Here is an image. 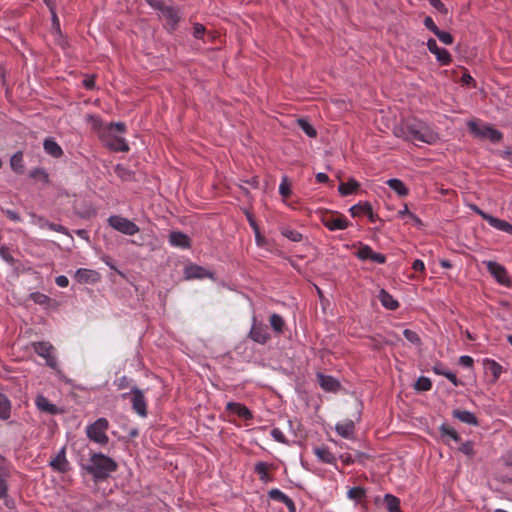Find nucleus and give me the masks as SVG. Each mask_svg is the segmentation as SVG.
<instances>
[{
  "instance_id": "nucleus-1",
  "label": "nucleus",
  "mask_w": 512,
  "mask_h": 512,
  "mask_svg": "<svg viewBox=\"0 0 512 512\" xmlns=\"http://www.w3.org/2000/svg\"><path fill=\"white\" fill-rule=\"evenodd\" d=\"M93 128L97 131V135L102 143L113 151L127 152L129 145L126 140L120 135L126 130L125 124L122 122L110 123L103 125L102 122L91 116Z\"/></svg>"
},
{
  "instance_id": "nucleus-2",
  "label": "nucleus",
  "mask_w": 512,
  "mask_h": 512,
  "mask_svg": "<svg viewBox=\"0 0 512 512\" xmlns=\"http://www.w3.org/2000/svg\"><path fill=\"white\" fill-rule=\"evenodd\" d=\"M117 463L102 453H92L85 470L95 481L105 480L112 472L117 470Z\"/></svg>"
},
{
  "instance_id": "nucleus-3",
  "label": "nucleus",
  "mask_w": 512,
  "mask_h": 512,
  "mask_svg": "<svg viewBox=\"0 0 512 512\" xmlns=\"http://www.w3.org/2000/svg\"><path fill=\"white\" fill-rule=\"evenodd\" d=\"M405 138L411 141H419L426 144H434L439 139L438 134L425 122L411 120L405 124Z\"/></svg>"
},
{
  "instance_id": "nucleus-4",
  "label": "nucleus",
  "mask_w": 512,
  "mask_h": 512,
  "mask_svg": "<svg viewBox=\"0 0 512 512\" xmlns=\"http://www.w3.org/2000/svg\"><path fill=\"white\" fill-rule=\"evenodd\" d=\"M108 428V420L106 418H98L86 427V436L90 441L104 446L109 442V437L107 435Z\"/></svg>"
},
{
  "instance_id": "nucleus-5",
  "label": "nucleus",
  "mask_w": 512,
  "mask_h": 512,
  "mask_svg": "<svg viewBox=\"0 0 512 512\" xmlns=\"http://www.w3.org/2000/svg\"><path fill=\"white\" fill-rule=\"evenodd\" d=\"M467 125L471 133L479 138L492 142H499L502 139V133L489 125H479L476 121H469Z\"/></svg>"
},
{
  "instance_id": "nucleus-6",
  "label": "nucleus",
  "mask_w": 512,
  "mask_h": 512,
  "mask_svg": "<svg viewBox=\"0 0 512 512\" xmlns=\"http://www.w3.org/2000/svg\"><path fill=\"white\" fill-rule=\"evenodd\" d=\"M108 223L113 229L125 235L132 236L139 232V227L134 222L118 215L110 216Z\"/></svg>"
},
{
  "instance_id": "nucleus-7",
  "label": "nucleus",
  "mask_w": 512,
  "mask_h": 512,
  "mask_svg": "<svg viewBox=\"0 0 512 512\" xmlns=\"http://www.w3.org/2000/svg\"><path fill=\"white\" fill-rule=\"evenodd\" d=\"M249 337L251 340L261 345L266 344L271 338L268 326L263 322L257 321L255 317L252 319Z\"/></svg>"
},
{
  "instance_id": "nucleus-8",
  "label": "nucleus",
  "mask_w": 512,
  "mask_h": 512,
  "mask_svg": "<svg viewBox=\"0 0 512 512\" xmlns=\"http://www.w3.org/2000/svg\"><path fill=\"white\" fill-rule=\"evenodd\" d=\"M356 256L362 261L370 260L378 264H384L386 262V256L373 251L369 245L361 244L356 252Z\"/></svg>"
},
{
  "instance_id": "nucleus-9",
  "label": "nucleus",
  "mask_w": 512,
  "mask_h": 512,
  "mask_svg": "<svg viewBox=\"0 0 512 512\" xmlns=\"http://www.w3.org/2000/svg\"><path fill=\"white\" fill-rule=\"evenodd\" d=\"M484 263L487 267V270L493 275L499 284L504 286L510 285V279L503 265L494 261H485Z\"/></svg>"
},
{
  "instance_id": "nucleus-10",
  "label": "nucleus",
  "mask_w": 512,
  "mask_h": 512,
  "mask_svg": "<svg viewBox=\"0 0 512 512\" xmlns=\"http://www.w3.org/2000/svg\"><path fill=\"white\" fill-rule=\"evenodd\" d=\"M131 403L133 410L141 417L147 416V404L143 391L137 387L131 388Z\"/></svg>"
},
{
  "instance_id": "nucleus-11",
  "label": "nucleus",
  "mask_w": 512,
  "mask_h": 512,
  "mask_svg": "<svg viewBox=\"0 0 512 512\" xmlns=\"http://www.w3.org/2000/svg\"><path fill=\"white\" fill-rule=\"evenodd\" d=\"M427 48L432 54L435 55L437 61L441 65H448L451 63V61H452L451 54L445 48L438 47L435 39H433V38L428 39Z\"/></svg>"
},
{
  "instance_id": "nucleus-12",
  "label": "nucleus",
  "mask_w": 512,
  "mask_h": 512,
  "mask_svg": "<svg viewBox=\"0 0 512 512\" xmlns=\"http://www.w3.org/2000/svg\"><path fill=\"white\" fill-rule=\"evenodd\" d=\"M213 273L202 266L190 263L184 268V277L187 280L213 278Z\"/></svg>"
},
{
  "instance_id": "nucleus-13",
  "label": "nucleus",
  "mask_w": 512,
  "mask_h": 512,
  "mask_svg": "<svg viewBox=\"0 0 512 512\" xmlns=\"http://www.w3.org/2000/svg\"><path fill=\"white\" fill-rule=\"evenodd\" d=\"M323 225L330 231L344 230L348 228L349 221L342 215H330L322 218Z\"/></svg>"
},
{
  "instance_id": "nucleus-14",
  "label": "nucleus",
  "mask_w": 512,
  "mask_h": 512,
  "mask_svg": "<svg viewBox=\"0 0 512 512\" xmlns=\"http://www.w3.org/2000/svg\"><path fill=\"white\" fill-rule=\"evenodd\" d=\"M99 273L85 268H79L74 274V279L80 284H94L99 280Z\"/></svg>"
},
{
  "instance_id": "nucleus-15",
  "label": "nucleus",
  "mask_w": 512,
  "mask_h": 512,
  "mask_svg": "<svg viewBox=\"0 0 512 512\" xmlns=\"http://www.w3.org/2000/svg\"><path fill=\"white\" fill-rule=\"evenodd\" d=\"M168 242L172 247L181 249H188L191 247L190 238L180 231L171 232L168 238Z\"/></svg>"
},
{
  "instance_id": "nucleus-16",
  "label": "nucleus",
  "mask_w": 512,
  "mask_h": 512,
  "mask_svg": "<svg viewBox=\"0 0 512 512\" xmlns=\"http://www.w3.org/2000/svg\"><path fill=\"white\" fill-rule=\"evenodd\" d=\"M161 17L166 20V24L171 30H174L180 20L179 11L170 5H167L161 11Z\"/></svg>"
},
{
  "instance_id": "nucleus-17",
  "label": "nucleus",
  "mask_w": 512,
  "mask_h": 512,
  "mask_svg": "<svg viewBox=\"0 0 512 512\" xmlns=\"http://www.w3.org/2000/svg\"><path fill=\"white\" fill-rule=\"evenodd\" d=\"M226 410L244 420H251L253 418L252 412L245 405L238 402H228L226 404Z\"/></svg>"
},
{
  "instance_id": "nucleus-18",
  "label": "nucleus",
  "mask_w": 512,
  "mask_h": 512,
  "mask_svg": "<svg viewBox=\"0 0 512 512\" xmlns=\"http://www.w3.org/2000/svg\"><path fill=\"white\" fill-rule=\"evenodd\" d=\"M50 466L58 472H66L69 469V462L66 458L65 447H62L54 459L51 460Z\"/></svg>"
},
{
  "instance_id": "nucleus-19",
  "label": "nucleus",
  "mask_w": 512,
  "mask_h": 512,
  "mask_svg": "<svg viewBox=\"0 0 512 512\" xmlns=\"http://www.w3.org/2000/svg\"><path fill=\"white\" fill-rule=\"evenodd\" d=\"M314 455L317 459L325 464L335 465L336 464V456L330 452V450L325 446L315 447L313 449Z\"/></svg>"
},
{
  "instance_id": "nucleus-20",
  "label": "nucleus",
  "mask_w": 512,
  "mask_h": 512,
  "mask_svg": "<svg viewBox=\"0 0 512 512\" xmlns=\"http://www.w3.org/2000/svg\"><path fill=\"white\" fill-rule=\"evenodd\" d=\"M335 430L341 437L351 439L354 435L355 424L352 420L346 419L337 423Z\"/></svg>"
},
{
  "instance_id": "nucleus-21",
  "label": "nucleus",
  "mask_w": 512,
  "mask_h": 512,
  "mask_svg": "<svg viewBox=\"0 0 512 512\" xmlns=\"http://www.w3.org/2000/svg\"><path fill=\"white\" fill-rule=\"evenodd\" d=\"M35 404H36V407L42 411V412H45V413H48V414H51V415H56L59 413V409L58 407L51 403L45 396L43 395H38L35 399Z\"/></svg>"
},
{
  "instance_id": "nucleus-22",
  "label": "nucleus",
  "mask_w": 512,
  "mask_h": 512,
  "mask_svg": "<svg viewBox=\"0 0 512 512\" xmlns=\"http://www.w3.org/2000/svg\"><path fill=\"white\" fill-rule=\"evenodd\" d=\"M452 415L454 418L458 419L459 421H461L465 424L473 425V426L478 425L477 417L470 411L454 409L452 412Z\"/></svg>"
},
{
  "instance_id": "nucleus-23",
  "label": "nucleus",
  "mask_w": 512,
  "mask_h": 512,
  "mask_svg": "<svg viewBox=\"0 0 512 512\" xmlns=\"http://www.w3.org/2000/svg\"><path fill=\"white\" fill-rule=\"evenodd\" d=\"M319 385L327 392L336 391L339 387V382L332 376L318 374Z\"/></svg>"
},
{
  "instance_id": "nucleus-24",
  "label": "nucleus",
  "mask_w": 512,
  "mask_h": 512,
  "mask_svg": "<svg viewBox=\"0 0 512 512\" xmlns=\"http://www.w3.org/2000/svg\"><path fill=\"white\" fill-rule=\"evenodd\" d=\"M12 404L10 399L4 393L0 392V419L3 421L11 417Z\"/></svg>"
},
{
  "instance_id": "nucleus-25",
  "label": "nucleus",
  "mask_w": 512,
  "mask_h": 512,
  "mask_svg": "<svg viewBox=\"0 0 512 512\" xmlns=\"http://www.w3.org/2000/svg\"><path fill=\"white\" fill-rule=\"evenodd\" d=\"M35 224H37L42 229L48 228L52 231H56L58 233L69 235L66 227H64L60 224H55V223L49 222L48 220L44 219L43 217H37L35 220Z\"/></svg>"
},
{
  "instance_id": "nucleus-26",
  "label": "nucleus",
  "mask_w": 512,
  "mask_h": 512,
  "mask_svg": "<svg viewBox=\"0 0 512 512\" xmlns=\"http://www.w3.org/2000/svg\"><path fill=\"white\" fill-rule=\"evenodd\" d=\"M44 150L47 154L59 158L63 154V150L60 145L52 138H46L43 143Z\"/></svg>"
},
{
  "instance_id": "nucleus-27",
  "label": "nucleus",
  "mask_w": 512,
  "mask_h": 512,
  "mask_svg": "<svg viewBox=\"0 0 512 512\" xmlns=\"http://www.w3.org/2000/svg\"><path fill=\"white\" fill-rule=\"evenodd\" d=\"M483 364L486 373L491 374L493 376V380L496 381L502 373L501 365L492 359H485Z\"/></svg>"
},
{
  "instance_id": "nucleus-28",
  "label": "nucleus",
  "mask_w": 512,
  "mask_h": 512,
  "mask_svg": "<svg viewBox=\"0 0 512 512\" xmlns=\"http://www.w3.org/2000/svg\"><path fill=\"white\" fill-rule=\"evenodd\" d=\"M34 351L42 358H46L53 354L54 347L49 342H34L32 343Z\"/></svg>"
},
{
  "instance_id": "nucleus-29",
  "label": "nucleus",
  "mask_w": 512,
  "mask_h": 512,
  "mask_svg": "<svg viewBox=\"0 0 512 512\" xmlns=\"http://www.w3.org/2000/svg\"><path fill=\"white\" fill-rule=\"evenodd\" d=\"M488 223L493 228L512 235V224H510L509 222L491 216V218H489Z\"/></svg>"
},
{
  "instance_id": "nucleus-30",
  "label": "nucleus",
  "mask_w": 512,
  "mask_h": 512,
  "mask_svg": "<svg viewBox=\"0 0 512 512\" xmlns=\"http://www.w3.org/2000/svg\"><path fill=\"white\" fill-rule=\"evenodd\" d=\"M360 184L355 179L351 178L348 182L340 183L338 191L342 196H347L355 193L359 188Z\"/></svg>"
},
{
  "instance_id": "nucleus-31",
  "label": "nucleus",
  "mask_w": 512,
  "mask_h": 512,
  "mask_svg": "<svg viewBox=\"0 0 512 512\" xmlns=\"http://www.w3.org/2000/svg\"><path fill=\"white\" fill-rule=\"evenodd\" d=\"M439 429H440L441 437L443 439H445L446 441H450V440H452L454 442L460 441V436L453 427H451L447 424H442Z\"/></svg>"
},
{
  "instance_id": "nucleus-32",
  "label": "nucleus",
  "mask_w": 512,
  "mask_h": 512,
  "mask_svg": "<svg viewBox=\"0 0 512 512\" xmlns=\"http://www.w3.org/2000/svg\"><path fill=\"white\" fill-rule=\"evenodd\" d=\"M379 299L381 304L387 309L395 310L399 306L398 301L383 289L379 293Z\"/></svg>"
},
{
  "instance_id": "nucleus-33",
  "label": "nucleus",
  "mask_w": 512,
  "mask_h": 512,
  "mask_svg": "<svg viewBox=\"0 0 512 512\" xmlns=\"http://www.w3.org/2000/svg\"><path fill=\"white\" fill-rule=\"evenodd\" d=\"M387 185L395 191L399 196L404 197L408 195V189L406 188L405 184L396 178H391L387 180Z\"/></svg>"
},
{
  "instance_id": "nucleus-34",
  "label": "nucleus",
  "mask_w": 512,
  "mask_h": 512,
  "mask_svg": "<svg viewBox=\"0 0 512 512\" xmlns=\"http://www.w3.org/2000/svg\"><path fill=\"white\" fill-rule=\"evenodd\" d=\"M270 326L276 334H282L285 327L284 319L281 315L273 313L269 319Z\"/></svg>"
},
{
  "instance_id": "nucleus-35",
  "label": "nucleus",
  "mask_w": 512,
  "mask_h": 512,
  "mask_svg": "<svg viewBox=\"0 0 512 512\" xmlns=\"http://www.w3.org/2000/svg\"><path fill=\"white\" fill-rule=\"evenodd\" d=\"M10 165L14 172L22 174L24 171L23 154L21 151L16 152L10 159Z\"/></svg>"
},
{
  "instance_id": "nucleus-36",
  "label": "nucleus",
  "mask_w": 512,
  "mask_h": 512,
  "mask_svg": "<svg viewBox=\"0 0 512 512\" xmlns=\"http://www.w3.org/2000/svg\"><path fill=\"white\" fill-rule=\"evenodd\" d=\"M384 503L389 512H401L400 500L396 496L392 494H385Z\"/></svg>"
},
{
  "instance_id": "nucleus-37",
  "label": "nucleus",
  "mask_w": 512,
  "mask_h": 512,
  "mask_svg": "<svg viewBox=\"0 0 512 512\" xmlns=\"http://www.w3.org/2000/svg\"><path fill=\"white\" fill-rule=\"evenodd\" d=\"M254 470L257 473V475L259 476V479L263 483H268L272 480L271 476L268 473V464L266 462H258L255 465Z\"/></svg>"
},
{
  "instance_id": "nucleus-38",
  "label": "nucleus",
  "mask_w": 512,
  "mask_h": 512,
  "mask_svg": "<svg viewBox=\"0 0 512 512\" xmlns=\"http://www.w3.org/2000/svg\"><path fill=\"white\" fill-rule=\"evenodd\" d=\"M349 212L353 217H357L361 214H371L372 215V207L369 203H358L350 207Z\"/></svg>"
},
{
  "instance_id": "nucleus-39",
  "label": "nucleus",
  "mask_w": 512,
  "mask_h": 512,
  "mask_svg": "<svg viewBox=\"0 0 512 512\" xmlns=\"http://www.w3.org/2000/svg\"><path fill=\"white\" fill-rule=\"evenodd\" d=\"M11 475V464L2 455H0V480H7Z\"/></svg>"
},
{
  "instance_id": "nucleus-40",
  "label": "nucleus",
  "mask_w": 512,
  "mask_h": 512,
  "mask_svg": "<svg viewBox=\"0 0 512 512\" xmlns=\"http://www.w3.org/2000/svg\"><path fill=\"white\" fill-rule=\"evenodd\" d=\"M268 496L270 499L282 502L283 504H287L290 502V497H288L286 494H284L280 489L273 488L268 492Z\"/></svg>"
},
{
  "instance_id": "nucleus-41",
  "label": "nucleus",
  "mask_w": 512,
  "mask_h": 512,
  "mask_svg": "<svg viewBox=\"0 0 512 512\" xmlns=\"http://www.w3.org/2000/svg\"><path fill=\"white\" fill-rule=\"evenodd\" d=\"M364 496L365 490L362 487H353L347 492V497L356 502L360 501Z\"/></svg>"
},
{
  "instance_id": "nucleus-42",
  "label": "nucleus",
  "mask_w": 512,
  "mask_h": 512,
  "mask_svg": "<svg viewBox=\"0 0 512 512\" xmlns=\"http://www.w3.org/2000/svg\"><path fill=\"white\" fill-rule=\"evenodd\" d=\"M414 387L417 391H428L432 387V382L429 378L422 376L418 378Z\"/></svg>"
},
{
  "instance_id": "nucleus-43",
  "label": "nucleus",
  "mask_w": 512,
  "mask_h": 512,
  "mask_svg": "<svg viewBox=\"0 0 512 512\" xmlns=\"http://www.w3.org/2000/svg\"><path fill=\"white\" fill-rule=\"evenodd\" d=\"M299 127L309 136V137H315L316 136V130L312 127V125L305 119H298L297 120Z\"/></svg>"
},
{
  "instance_id": "nucleus-44",
  "label": "nucleus",
  "mask_w": 512,
  "mask_h": 512,
  "mask_svg": "<svg viewBox=\"0 0 512 512\" xmlns=\"http://www.w3.org/2000/svg\"><path fill=\"white\" fill-rule=\"evenodd\" d=\"M30 177L35 179H40L44 183L49 182V175L48 173L42 169V168H36L30 171Z\"/></svg>"
},
{
  "instance_id": "nucleus-45",
  "label": "nucleus",
  "mask_w": 512,
  "mask_h": 512,
  "mask_svg": "<svg viewBox=\"0 0 512 512\" xmlns=\"http://www.w3.org/2000/svg\"><path fill=\"white\" fill-rule=\"evenodd\" d=\"M282 235L293 242H300L303 239V236L300 232L291 229H284L282 231Z\"/></svg>"
},
{
  "instance_id": "nucleus-46",
  "label": "nucleus",
  "mask_w": 512,
  "mask_h": 512,
  "mask_svg": "<svg viewBox=\"0 0 512 512\" xmlns=\"http://www.w3.org/2000/svg\"><path fill=\"white\" fill-rule=\"evenodd\" d=\"M44 2L46 3L47 7L49 8V10L51 12L53 27L56 28L57 30H59L60 23H59V19L57 17L56 11H55L54 3L51 0H44Z\"/></svg>"
},
{
  "instance_id": "nucleus-47",
  "label": "nucleus",
  "mask_w": 512,
  "mask_h": 512,
  "mask_svg": "<svg viewBox=\"0 0 512 512\" xmlns=\"http://www.w3.org/2000/svg\"><path fill=\"white\" fill-rule=\"evenodd\" d=\"M434 35L445 45H451L454 41L453 36L449 32L440 29Z\"/></svg>"
},
{
  "instance_id": "nucleus-48",
  "label": "nucleus",
  "mask_w": 512,
  "mask_h": 512,
  "mask_svg": "<svg viewBox=\"0 0 512 512\" xmlns=\"http://www.w3.org/2000/svg\"><path fill=\"white\" fill-rule=\"evenodd\" d=\"M403 335L404 337L409 341L411 342L412 344H415V345H419L420 344V337L418 336V334L413 331V330H410V329H405L403 331Z\"/></svg>"
},
{
  "instance_id": "nucleus-49",
  "label": "nucleus",
  "mask_w": 512,
  "mask_h": 512,
  "mask_svg": "<svg viewBox=\"0 0 512 512\" xmlns=\"http://www.w3.org/2000/svg\"><path fill=\"white\" fill-rule=\"evenodd\" d=\"M30 297L35 303L40 305H45L50 300V298L47 295L40 292H34L30 295Z\"/></svg>"
},
{
  "instance_id": "nucleus-50",
  "label": "nucleus",
  "mask_w": 512,
  "mask_h": 512,
  "mask_svg": "<svg viewBox=\"0 0 512 512\" xmlns=\"http://www.w3.org/2000/svg\"><path fill=\"white\" fill-rule=\"evenodd\" d=\"M279 193L283 197H288L291 193L290 186L288 184L287 177H283L282 182L279 185Z\"/></svg>"
},
{
  "instance_id": "nucleus-51",
  "label": "nucleus",
  "mask_w": 512,
  "mask_h": 512,
  "mask_svg": "<svg viewBox=\"0 0 512 512\" xmlns=\"http://www.w3.org/2000/svg\"><path fill=\"white\" fill-rule=\"evenodd\" d=\"M271 436L275 441H277L279 443H283V444L287 443V439H286L284 433L279 428H273L271 430Z\"/></svg>"
},
{
  "instance_id": "nucleus-52",
  "label": "nucleus",
  "mask_w": 512,
  "mask_h": 512,
  "mask_svg": "<svg viewBox=\"0 0 512 512\" xmlns=\"http://www.w3.org/2000/svg\"><path fill=\"white\" fill-rule=\"evenodd\" d=\"M0 257L7 263H13L14 258L12 257L9 249L6 246L0 247Z\"/></svg>"
},
{
  "instance_id": "nucleus-53",
  "label": "nucleus",
  "mask_w": 512,
  "mask_h": 512,
  "mask_svg": "<svg viewBox=\"0 0 512 512\" xmlns=\"http://www.w3.org/2000/svg\"><path fill=\"white\" fill-rule=\"evenodd\" d=\"M148 4L153 7L154 9H157L161 11L163 8H165L168 4L169 0H146Z\"/></svg>"
},
{
  "instance_id": "nucleus-54",
  "label": "nucleus",
  "mask_w": 512,
  "mask_h": 512,
  "mask_svg": "<svg viewBox=\"0 0 512 512\" xmlns=\"http://www.w3.org/2000/svg\"><path fill=\"white\" fill-rule=\"evenodd\" d=\"M205 33V27L200 24V23H196L194 24V27H193V36L197 39H201L203 37Z\"/></svg>"
},
{
  "instance_id": "nucleus-55",
  "label": "nucleus",
  "mask_w": 512,
  "mask_h": 512,
  "mask_svg": "<svg viewBox=\"0 0 512 512\" xmlns=\"http://www.w3.org/2000/svg\"><path fill=\"white\" fill-rule=\"evenodd\" d=\"M424 25L425 27L430 30L433 34H435L439 28L437 27V25L434 23L433 19L429 16H427L425 19H424Z\"/></svg>"
},
{
  "instance_id": "nucleus-56",
  "label": "nucleus",
  "mask_w": 512,
  "mask_h": 512,
  "mask_svg": "<svg viewBox=\"0 0 512 512\" xmlns=\"http://www.w3.org/2000/svg\"><path fill=\"white\" fill-rule=\"evenodd\" d=\"M459 450L464 453L465 455H472L473 454V444L470 441H467L465 443H462Z\"/></svg>"
},
{
  "instance_id": "nucleus-57",
  "label": "nucleus",
  "mask_w": 512,
  "mask_h": 512,
  "mask_svg": "<svg viewBox=\"0 0 512 512\" xmlns=\"http://www.w3.org/2000/svg\"><path fill=\"white\" fill-rule=\"evenodd\" d=\"M473 359L468 355H463L459 358V364L463 367L471 368L473 366Z\"/></svg>"
},
{
  "instance_id": "nucleus-58",
  "label": "nucleus",
  "mask_w": 512,
  "mask_h": 512,
  "mask_svg": "<svg viewBox=\"0 0 512 512\" xmlns=\"http://www.w3.org/2000/svg\"><path fill=\"white\" fill-rule=\"evenodd\" d=\"M8 497V484L7 480H0V500Z\"/></svg>"
},
{
  "instance_id": "nucleus-59",
  "label": "nucleus",
  "mask_w": 512,
  "mask_h": 512,
  "mask_svg": "<svg viewBox=\"0 0 512 512\" xmlns=\"http://www.w3.org/2000/svg\"><path fill=\"white\" fill-rule=\"evenodd\" d=\"M470 208L475 212L477 213L478 215H480L484 220H486L487 222L489 221V218H491L492 215L484 212L483 210H481L478 206L476 205H471Z\"/></svg>"
},
{
  "instance_id": "nucleus-60",
  "label": "nucleus",
  "mask_w": 512,
  "mask_h": 512,
  "mask_svg": "<svg viewBox=\"0 0 512 512\" xmlns=\"http://www.w3.org/2000/svg\"><path fill=\"white\" fill-rule=\"evenodd\" d=\"M55 283L62 288L69 285V279L65 275H60L55 278Z\"/></svg>"
},
{
  "instance_id": "nucleus-61",
  "label": "nucleus",
  "mask_w": 512,
  "mask_h": 512,
  "mask_svg": "<svg viewBox=\"0 0 512 512\" xmlns=\"http://www.w3.org/2000/svg\"><path fill=\"white\" fill-rule=\"evenodd\" d=\"M444 377H446L455 387L459 386L460 381L458 380L456 374H454L453 372H446Z\"/></svg>"
},
{
  "instance_id": "nucleus-62",
  "label": "nucleus",
  "mask_w": 512,
  "mask_h": 512,
  "mask_svg": "<svg viewBox=\"0 0 512 512\" xmlns=\"http://www.w3.org/2000/svg\"><path fill=\"white\" fill-rule=\"evenodd\" d=\"M5 213H6V216L10 220H12L14 222H20L21 221V217H20V215L16 211H14V210H6Z\"/></svg>"
},
{
  "instance_id": "nucleus-63",
  "label": "nucleus",
  "mask_w": 512,
  "mask_h": 512,
  "mask_svg": "<svg viewBox=\"0 0 512 512\" xmlns=\"http://www.w3.org/2000/svg\"><path fill=\"white\" fill-rule=\"evenodd\" d=\"M46 361V364L51 367L52 369H57L58 363L56 357L51 354L50 356L44 358Z\"/></svg>"
},
{
  "instance_id": "nucleus-64",
  "label": "nucleus",
  "mask_w": 512,
  "mask_h": 512,
  "mask_svg": "<svg viewBox=\"0 0 512 512\" xmlns=\"http://www.w3.org/2000/svg\"><path fill=\"white\" fill-rule=\"evenodd\" d=\"M429 3L438 11L446 12L444 4L440 0H428Z\"/></svg>"
}]
</instances>
